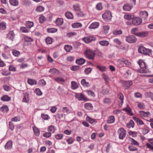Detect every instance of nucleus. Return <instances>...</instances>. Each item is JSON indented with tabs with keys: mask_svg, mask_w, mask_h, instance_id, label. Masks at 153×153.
Returning <instances> with one entry per match:
<instances>
[{
	"mask_svg": "<svg viewBox=\"0 0 153 153\" xmlns=\"http://www.w3.org/2000/svg\"><path fill=\"white\" fill-rule=\"evenodd\" d=\"M138 63L140 68L137 69V71L140 73H147L148 71L146 69V66L145 62L141 60H140L138 61Z\"/></svg>",
	"mask_w": 153,
	"mask_h": 153,
	"instance_id": "1",
	"label": "nucleus"
},
{
	"mask_svg": "<svg viewBox=\"0 0 153 153\" xmlns=\"http://www.w3.org/2000/svg\"><path fill=\"white\" fill-rule=\"evenodd\" d=\"M142 22V19L139 17L133 18L132 20H129L126 22L128 25H140Z\"/></svg>",
	"mask_w": 153,
	"mask_h": 153,
	"instance_id": "2",
	"label": "nucleus"
},
{
	"mask_svg": "<svg viewBox=\"0 0 153 153\" xmlns=\"http://www.w3.org/2000/svg\"><path fill=\"white\" fill-rule=\"evenodd\" d=\"M139 53L149 56L151 55L152 51L151 49L145 48L143 46H140L138 49Z\"/></svg>",
	"mask_w": 153,
	"mask_h": 153,
	"instance_id": "3",
	"label": "nucleus"
},
{
	"mask_svg": "<svg viewBox=\"0 0 153 153\" xmlns=\"http://www.w3.org/2000/svg\"><path fill=\"white\" fill-rule=\"evenodd\" d=\"M84 54L87 58L89 59H94L95 53L90 49H87L85 51Z\"/></svg>",
	"mask_w": 153,
	"mask_h": 153,
	"instance_id": "4",
	"label": "nucleus"
},
{
	"mask_svg": "<svg viewBox=\"0 0 153 153\" xmlns=\"http://www.w3.org/2000/svg\"><path fill=\"white\" fill-rule=\"evenodd\" d=\"M118 133L119 134V137L121 140L123 139L126 134V131L123 128H119L118 130Z\"/></svg>",
	"mask_w": 153,
	"mask_h": 153,
	"instance_id": "5",
	"label": "nucleus"
},
{
	"mask_svg": "<svg viewBox=\"0 0 153 153\" xmlns=\"http://www.w3.org/2000/svg\"><path fill=\"white\" fill-rule=\"evenodd\" d=\"M102 17L105 21H108L111 19L112 17L111 13L109 11L106 12L102 15Z\"/></svg>",
	"mask_w": 153,
	"mask_h": 153,
	"instance_id": "6",
	"label": "nucleus"
},
{
	"mask_svg": "<svg viewBox=\"0 0 153 153\" xmlns=\"http://www.w3.org/2000/svg\"><path fill=\"white\" fill-rule=\"evenodd\" d=\"M126 40L129 43H133L136 42L137 39L134 36L129 35L126 37Z\"/></svg>",
	"mask_w": 153,
	"mask_h": 153,
	"instance_id": "7",
	"label": "nucleus"
},
{
	"mask_svg": "<svg viewBox=\"0 0 153 153\" xmlns=\"http://www.w3.org/2000/svg\"><path fill=\"white\" fill-rule=\"evenodd\" d=\"M95 37L93 36H88L83 38L82 39V40L86 43H88L92 41L95 40Z\"/></svg>",
	"mask_w": 153,
	"mask_h": 153,
	"instance_id": "8",
	"label": "nucleus"
},
{
	"mask_svg": "<svg viewBox=\"0 0 153 153\" xmlns=\"http://www.w3.org/2000/svg\"><path fill=\"white\" fill-rule=\"evenodd\" d=\"M15 34L13 31H11L9 32L7 36V38L9 40H13L14 38Z\"/></svg>",
	"mask_w": 153,
	"mask_h": 153,
	"instance_id": "9",
	"label": "nucleus"
},
{
	"mask_svg": "<svg viewBox=\"0 0 153 153\" xmlns=\"http://www.w3.org/2000/svg\"><path fill=\"white\" fill-rule=\"evenodd\" d=\"M75 97L79 100H85V98L83 94L81 93L76 94Z\"/></svg>",
	"mask_w": 153,
	"mask_h": 153,
	"instance_id": "10",
	"label": "nucleus"
},
{
	"mask_svg": "<svg viewBox=\"0 0 153 153\" xmlns=\"http://www.w3.org/2000/svg\"><path fill=\"white\" fill-rule=\"evenodd\" d=\"M139 113L140 116L142 118L148 117L150 115V112L148 111L145 112L143 111H139Z\"/></svg>",
	"mask_w": 153,
	"mask_h": 153,
	"instance_id": "11",
	"label": "nucleus"
},
{
	"mask_svg": "<svg viewBox=\"0 0 153 153\" xmlns=\"http://www.w3.org/2000/svg\"><path fill=\"white\" fill-rule=\"evenodd\" d=\"M12 142L11 140L8 141L6 144L4 148L6 149H10L12 147Z\"/></svg>",
	"mask_w": 153,
	"mask_h": 153,
	"instance_id": "12",
	"label": "nucleus"
},
{
	"mask_svg": "<svg viewBox=\"0 0 153 153\" xmlns=\"http://www.w3.org/2000/svg\"><path fill=\"white\" fill-rule=\"evenodd\" d=\"M29 94L26 93L24 94V97L22 100V102L26 103H28L29 101Z\"/></svg>",
	"mask_w": 153,
	"mask_h": 153,
	"instance_id": "13",
	"label": "nucleus"
},
{
	"mask_svg": "<svg viewBox=\"0 0 153 153\" xmlns=\"http://www.w3.org/2000/svg\"><path fill=\"white\" fill-rule=\"evenodd\" d=\"M54 23L57 26L61 25L63 23V19L61 18H58L54 21Z\"/></svg>",
	"mask_w": 153,
	"mask_h": 153,
	"instance_id": "14",
	"label": "nucleus"
},
{
	"mask_svg": "<svg viewBox=\"0 0 153 153\" xmlns=\"http://www.w3.org/2000/svg\"><path fill=\"white\" fill-rule=\"evenodd\" d=\"M99 24V23L97 22H93L89 26V28L90 29L96 28L98 27Z\"/></svg>",
	"mask_w": 153,
	"mask_h": 153,
	"instance_id": "15",
	"label": "nucleus"
},
{
	"mask_svg": "<svg viewBox=\"0 0 153 153\" xmlns=\"http://www.w3.org/2000/svg\"><path fill=\"white\" fill-rule=\"evenodd\" d=\"M148 32L146 31H143L138 32L137 34V36L141 37H144L147 36Z\"/></svg>",
	"mask_w": 153,
	"mask_h": 153,
	"instance_id": "16",
	"label": "nucleus"
},
{
	"mask_svg": "<svg viewBox=\"0 0 153 153\" xmlns=\"http://www.w3.org/2000/svg\"><path fill=\"white\" fill-rule=\"evenodd\" d=\"M140 15L144 19L146 18L148 15V12L145 11H140Z\"/></svg>",
	"mask_w": 153,
	"mask_h": 153,
	"instance_id": "17",
	"label": "nucleus"
},
{
	"mask_svg": "<svg viewBox=\"0 0 153 153\" xmlns=\"http://www.w3.org/2000/svg\"><path fill=\"white\" fill-rule=\"evenodd\" d=\"M133 83L132 81H127L124 82L123 85L126 87V89H127L129 88L130 86Z\"/></svg>",
	"mask_w": 153,
	"mask_h": 153,
	"instance_id": "18",
	"label": "nucleus"
},
{
	"mask_svg": "<svg viewBox=\"0 0 153 153\" xmlns=\"http://www.w3.org/2000/svg\"><path fill=\"white\" fill-rule=\"evenodd\" d=\"M81 84L84 87H88L90 86V84L88 82L86 81L85 79H82L81 82Z\"/></svg>",
	"mask_w": 153,
	"mask_h": 153,
	"instance_id": "19",
	"label": "nucleus"
},
{
	"mask_svg": "<svg viewBox=\"0 0 153 153\" xmlns=\"http://www.w3.org/2000/svg\"><path fill=\"white\" fill-rule=\"evenodd\" d=\"M123 111H126L127 114L131 116L133 115V114L131 112V110L129 107H127L126 108H124L123 109Z\"/></svg>",
	"mask_w": 153,
	"mask_h": 153,
	"instance_id": "20",
	"label": "nucleus"
},
{
	"mask_svg": "<svg viewBox=\"0 0 153 153\" xmlns=\"http://www.w3.org/2000/svg\"><path fill=\"white\" fill-rule=\"evenodd\" d=\"M1 100L4 101H9L11 100V97L7 95H4L1 97Z\"/></svg>",
	"mask_w": 153,
	"mask_h": 153,
	"instance_id": "21",
	"label": "nucleus"
},
{
	"mask_svg": "<svg viewBox=\"0 0 153 153\" xmlns=\"http://www.w3.org/2000/svg\"><path fill=\"white\" fill-rule=\"evenodd\" d=\"M117 65L119 67L124 66L123 63V58L118 59L117 61Z\"/></svg>",
	"mask_w": 153,
	"mask_h": 153,
	"instance_id": "22",
	"label": "nucleus"
},
{
	"mask_svg": "<svg viewBox=\"0 0 153 153\" xmlns=\"http://www.w3.org/2000/svg\"><path fill=\"white\" fill-rule=\"evenodd\" d=\"M114 121V117L113 116H111L108 117L106 122L107 123H113Z\"/></svg>",
	"mask_w": 153,
	"mask_h": 153,
	"instance_id": "23",
	"label": "nucleus"
},
{
	"mask_svg": "<svg viewBox=\"0 0 153 153\" xmlns=\"http://www.w3.org/2000/svg\"><path fill=\"white\" fill-rule=\"evenodd\" d=\"M71 88L72 89H75L78 87V85L77 83L74 81H72L71 82Z\"/></svg>",
	"mask_w": 153,
	"mask_h": 153,
	"instance_id": "24",
	"label": "nucleus"
},
{
	"mask_svg": "<svg viewBox=\"0 0 153 153\" xmlns=\"http://www.w3.org/2000/svg\"><path fill=\"white\" fill-rule=\"evenodd\" d=\"M133 119L136 121L138 125H141L144 124L143 122L141 119L135 117H134Z\"/></svg>",
	"mask_w": 153,
	"mask_h": 153,
	"instance_id": "25",
	"label": "nucleus"
},
{
	"mask_svg": "<svg viewBox=\"0 0 153 153\" xmlns=\"http://www.w3.org/2000/svg\"><path fill=\"white\" fill-rule=\"evenodd\" d=\"M96 67L98 70L102 72L105 71L106 69V67L105 66L100 65H97Z\"/></svg>",
	"mask_w": 153,
	"mask_h": 153,
	"instance_id": "26",
	"label": "nucleus"
},
{
	"mask_svg": "<svg viewBox=\"0 0 153 153\" xmlns=\"http://www.w3.org/2000/svg\"><path fill=\"white\" fill-rule=\"evenodd\" d=\"M131 5L130 4H126L123 7V9L126 11L129 10L132 8Z\"/></svg>",
	"mask_w": 153,
	"mask_h": 153,
	"instance_id": "27",
	"label": "nucleus"
},
{
	"mask_svg": "<svg viewBox=\"0 0 153 153\" xmlns=\"http://www.w3.org/2000/svg\"><path fill=\"white\" fill-rule=\"evenodd\" d=\"M10 4L13 6H16L19 5V2L17 0H9Z\"/></svg>",
	"mask_w": 153,
	"mask_h": 153,
	"instance_id": "28",
	"label": "nucleus"
},
{
	"mask_svg": "<svg viewBox=\"0 0 153 153\" xmlns=\"http://www.w3.org/2000/svg\"><path fill=\"white\" fill-rule=\"evenodd\" d=\"M34 24L33 22L27 21L26 23V26L28 29H30L33 26Z\"/></svg>",
	"mask_w": 153,
	"mask_h": 153,
	"instance_id": "29",
	"label": "nucleus"
},
{
	"mask_svg": "<svg viewBox=\"0 0 153 153\" xmlns=\"http://www.w3.org/2000/svg\"><path fill=\"white\" fill-rule=\"evenodd\" d=\"M20 30V31L24 33H28L30 31V30L27 27H21Z\"/></svg>",
	"mask_w": 153,
	"mask_h": 153,
	"instance_id": "30",
	"label": "nucleus"
},
{
	"mask_svg": "<svg viewBox=\"0 0 153 153\" xmlns=\"http://www.w3.org/2000/svg\"><path fill=\"white\" fill-rule=\"evenodd\" d=\"M56 116L61 120H63L65 119V116L63 113L57 114H56Z\"/></svg>",
	"mask_w": 153,
	"mask_h": 153,
	"instance_id": "31",
	"label": "nucleus"
},
{
	"mask_svg": "<svg viewBox=\"0 0 153 153\" xmlns=\"http://www.w3.org/2000/svg\"><path fill=\"white\" fill-rule=\"evenodd\" d=\"M65 15L68 19H73V14L70 12H66L65 14Z\"/></svg>",
	"mask_w": 153,
	"mask_h": 153,
	"instance_id": "32",
	"label": "nucleus"
},
{
	"mask_svg": "<svg viewBox=\"0 0 153 153\" xmlns=\"http://www.w3.org/2000/svg\"><path fill=\"white\" fill-rule=\"evenodd\" d=\"M76 63L79 65H82L85 62V60L82 58H80L76 60Z\"/></svg>",
	"mask_w": 153,
	"mask_h": 153,
	"instance_id": "33",
	"label": "nucleus"
},
{
	"mask_svg": "<svg viewBox=\"0 0 153 153\" xmlns=\"http://www.w3.org/2000/svg\"><path fill=\"white\" fill-rule=\"evenodd\" d=\"M99 43L100 45L102 46H107L109 44V43L108 41L105 40L100 41Z\"/></svg>",
	"mask_w": 153,
	"mask_h": 153,
	"instance_id": "34",
	"label": "nucleus"
},
{
	"mask_svg": "<svg viewBox=\"0 0 153 153\" xmlns=\"http://www.w3.org/2000/svg\"><path fill=\"white\" fill-rule=\"evenodd\" d=\"M82 24L80 23H75L72 25V27L74 28H78L82 26Z\"/></svg>",
	"mask_w": 153,
	"mask_h": 153,
	"instance_id": "35",
	"label": "nucleus"
},
{
	"mask_svg": "<svg viewBox=\"0 0 153 153\" xmlns=\"http://www.w3.org/2000/svg\"><path fill=\"white\" fill-rule=\"evenodd\" d=\"M134 126V123L132 120H130L129 122L127 123V126L128 128L131 127L133 128Z\"/></svg>",
	"mask_w": 153,
	"mask_h": 153,
	"instance_id": "36",
	"label": "nucleus"
},
{
	"mask_svg": "<svg viewBox=\"0 0 153 153\" xmlns=\"http://www.w3.org/2000/svg\"><path fill=\"white\" fill-rule=\"evenodd\" d=\"M27 82L28 84L31 85H36V80L30 79H28Z\"/></svg>",
	"mask_w": 153,
	"mask_h": 153,
	"instance_id": "37",
	"label": "nucleus"
},
{
	"mask_svg": "<svg viewBox=\"0 0 153 153\" xmlns=\"http://www.w3.org/2000/svg\"><path fill=\"white\" fill-rule=\"evenodd\" d=\"M1 111L4 112H7L9 110V109L7 106H4L0 108Z\"/></svg>",
	"mask_w": 153,
	"mask_h": 153,
	"instance_id": "38",
	"label": "nucleus"
},
{
	"mask_svg": "<svg viewBox=\"0 0 153 153\" xmlns=\"http://www.w3.org/2000/svg\"><path fill=\"white\" fill-rule=\"evenodd\" d=\"M76 13L79 17L83 16L85 15V13L81 11L80 9L79 11H77Z\"/></svg>",
	"mask_w": 153,
	"mask_h": 153,
	"instance_id": "39",
	"label": "nucleus"
},
{
	"mask_svg": "<svg viewBox=\"0 0 153 153\" xmlns=\"http://www.w3.org/2000/svg\"><path fill=\"white\" fill-rule=\"evenodd\" d=\"M86 120L88 121L91 123H94V124H95L97 122L94 119H92L88 117H86Z\"/></svg>",
	"mask_w": 153,
	"mask_h": 153,
	"instance_id": "40",
	"label": "nucleus"
},
{
	"mask_svg": "<svg viewBox=\"0 0 153 153\" xmlns=\"http://www.w3.org/2000/svg\"><path fill=\"white\" fill-rule=\"evenodd\" d=\"M103 30H104V33L106 34H107L110 28V26L108 25H105L103 27Z\"/></svg>",
	"mask_w": 153,
	"mask_h": 153,
	"instance_id": "41",
	"label": "nucleus"
},
{
	"mask_svg": "<svg viewBox=\"0 0 153 153\" xmlns=\"http://www.w3.org/2000/svg\"><path fill=\"white\" fill-rule=\"evenodd\" d=\"M55 80L58 83H60L61 84H63L64 83L65 80L64 79L61 77H58L55 79Z\"/></svg>",
	"mask_w": 153,
	"mask_h": 153,
	"instance_id": "42",
	"label": "nucleus"
},
{
	"mask_svg": "<svg viewBox=\"0 0 153 153\" xmlns=\"http://www.w3.org/2000/svg\"><path fill=\"white\" fill-rule=\"evenodd\" d=\"M6 28V25L5 23L4 22L0 23V29L1 30H4Z\"/></svg>",
	"mask_w": 153,
	"mask_h": 153,
	"instance_id": "43",
	"label": "nucleus"
},
{
	"mask_svg": "<svg viewBox=\"0 0 153 153\" xmlns=\"http://www.w3.org/2000/svg\"><path fill=\"white\" fill-rule=\"evenodd\" d=\"M35 93L38 96H41L42 95V93L40 90L38 88H36L34 91Z\"/></svg>",
	"mask_w": 153,
	"mask_h": 153,
	"instance_id": "44",
	"label": "nucleus"
},
{
	"mask_svg": "<svg viewBox=\"0 0 153 153\" xmlns=\"http://www.w3.org/2000/svg\"><path fill=\"white\" fill-rule=\"evenodd\" d=\"M122 32L121 30H115L112 32L113 34L115 35H117L121 34L122 33Z\"/></svg>",
	"mask_w": 153,
	"mask_h": 153,
	"instance_id": "45",
	"label": "nucleus"
},
{
	"mask_svg": "<svg viewBox=\"0 0 153 153\" xmlns=\"http://www.w3.org/2000/svg\"><path fill=\"white\" fill-rule=\"evenodd\" d=\"M74 10L76 12L77 11H79L80 9V6L79 4H77L74 5L73 6Z\"/></svg>",
	"mask_w": 153,
	"mask_h": 153,
	"instance_id": "46",
	"label": "nucleus"
},
{
	"mask_svg": "<svg viewBox=\"0 0 153 153\" xmlns=\"http://www.w3.org/2000/svg\"><path fill=\"white\" fill-rule=\"evenodd\" d=\"M84 106L85 108L88 110L91 109L92 108V104L90 103H86L84 105Z\"/></svg>",
	"mask_w": 153,
	"mask_h": 153,
	"instance_id": "47",
	"label": "nucleus"
},
{
	"mask_svg": "<svg viewBox=\"0 0 153 153\" xmlns=\"http://www.w3.org/2000/svg\"><path fill=\"white\" fill-rule=\"evenodd\" d=\"M48 131H50V132L51 133H53L54 132L55 128L53 126H50L48 128Z\"/></svg>",
	"mask_w": 153,
	"mask_h": 153,
	"instance_id": "48",
	"label": "nucleus"
},
{
	"mask_svg": "<svg viewBox=\"0 0 153 153\" xmlns=\"http://www.w3.org/2000/svg\"><path fill=\"white\" fill-rule=\"evenodd\" d=\"M24 39L25 41L27 42H30L33 41V39L31 37L27 36H25L24 37Z\"/></svg>",
	"mask_w": 153,
	"mask_h": 153,
	"instance_id": "49",
	"label": "nucleus"
},
{
	"mask_svg": "<svg viewBox=\"0 0 153 153\" xmlns=\"http://www.w3.org/2000/svg\"><path fill=\"white\" fill-rule=\"evenodd\" d=\"M2 57L5 59H7L10 58V55L6 54V53H2Z\"/></svg>",
	"mask_w": 153,
	"mask_h": 153,
	"instance_id": "50",
	"label": "nucleus"
},
{
	"mask_svg": "<svg viewBox=\"0 0 153 153\" xmlns=\"http://www.w3.org/2000/svg\"><path fill=\"white\" fill-rule=\"evenodd\" d=\"M130 140L131 142V144L134 145L138 146L139 143L136 141L134 139L132 138H130L129 139Z\"/></svg>",
	"mask_w": 153,
	"mask_h": 153,
	"instance_id": "51",
	"label": "nucleus"
},
{
	"mask_svg": "<svg viewBox=\"0 0 153 153\" xmlns=\"http://www.w3.org/2000/svg\"><path fill=\"white\" fill-rule=\"evenodd\" d=\"M57 30L55 28H51L47 29V31L49 33H53L57 31Z\"/></svg>",
	"mask_w": 153,
	"mask_h": 153,
	"instance_id": "52",
	"label": "nucleus"
},
{
	"mask_svg": "<svg viewBox=\"0 0 153 153\" xmlns=\"http://www.w3.org/2000/svg\"><path fill=\"white\" fill-rule=\"evenodd\" d=\"M44 10V7L41 6L37 7L36 9V10L38 12H41L42 11Z\"/></svg>",
	"mask_w": 153,
	"mask_h": 153,
	"instance_id": "53",
	"label": "nucleus"
},
{
	"mask_svg": "<svg viewBox=\"0 0 153 153\" xmlns=\"http://www.w3.org/2000/svg\"><path fill=\"white\" fill-rule=\"evenodd\" d=\"M33 130L34 133L35 135L36 136H38L39 135L40 133L39 131L38 128L35 127H33Z\"/></svg>",
	"mask_w": 153,
	"mask_h": 153,
	"instance_id": "54",
	"label": "nucleus"
},
{
	"mask_svg": "<svg viewBox=\"0 0 153 153\" xmlns=\"http://www.w3.org/2000/svg\"><path fill=\"white\" fill-rule=\"evenodd\" d=\"M64 49L67 52H69L72 49V47L68 45H66L64 47Z\"/></svg>",
	"mask_w": 153,
	"mask_h": 153,
	"instance_id": "55",
	"label": "nucleus"
},
{
	"mask_svg": "<svg viewBox=\"0 0 153 153\" xmlns=\"http://www.w3.org/2000/svg\"><path fill=\"white\" fill-rule=\"evenodd\" d=\"M12 52L13 55L17 57L20 54V52L16 50H13Z\"/></svg>",
	"mask_w": 153,
	"mask_h": 153,
	"instance_id": "56",
	"label": "nucleus"
},
{
	"mask_svg": "<svg viewBox=\"0 0 153 153\" xmlns=\"http://www.w3.org/2000/svg\"><path fill=\"white\" fill-rule=\"evenodd\" d=\"M128 149L130 151L132 152L135 151H137V149L136 147L133 146H129L128 147Z\"/></svg>",
	"mask_w": 153,
	"mask_h": 153,
	"instance_id": "57",
	"label": "nucleus"
},
{
	"mask_svg": "<svg viewBox=\"0 0 153 153\" xmlns=\"http://www.w3.org/2000/svg\"><path fill=\"white\" fill-rule=\"evenodd\" d=\"M52 42V40L51 38L48 37L46 39V42L47 44H50Z\"/></svg>",
	"mask_w": 153,
	"mask_h": 153,
	"instance_id": "58",
	"label": "nucleus"
},
{
	"mask_svg": "<svg viewBox=\"0 0 153 153\" xmlns=\"http://www.w3.org/2000/svg\"><path fill=\"white\" fill-rule=\"evenodd\" d=\"M138 29L137 28L132 29L131 30V33L132 34L136 35L137 36V34L138 33L137 32Z\"/></svg>",
	"mask_w": 153,
	"mask_h": 153,
	"instance_id": "59",
	"label": "nucleus"
},
{
	"mask_svg": "<svg viewBox=\"0 0 153 153\" xmlns=\"http://www.w3.org/2000/svg\"><path fill=\"white\" fill-rule=\"evenodd\" d=\"M76 35V33L75 32H71L67 33L66 36L68 37H71L72 36Z\"/></svg>",
	"mask_w": 153,
	"mask_h": 153,
	"instance_id": "60",
	"label": "nucleus"
},
{
	"mask_svg": "<svg viewBox=\"0 0 153 153\" xmlns=\"http://www.w3.org/2000/svg\"><path fill=\"white\" fill-rule=\"evenodd\" d=\"M111 100L110 99L108 98H105L103 100V102L105 104H109L111 102Z\"/></svg>",
	"mask_w": 153,
	"mask_h": 153,
	"instance_id": "61",
	"label": "nucleus"
},
{
	"mask_svg": "<svg viewBox=\"0 0 153 153\" xmlns=\"http://www.w3.org/2000/svg\"><path fill=\"white\" fill-rule=\"evenodd\" d=\"M118 97L120 100L121 103H123V101L124 97L123 94L121 93H120L118 94Z\"/></svg>",
	"mask_w": 153,
	"mask_h": 153,
	"instance_id": "62",
	"label": "nucleus"
},
{
	"mask_svg": "<svg viewBox=\"0 0 153 153\" xmlns=\"http://www.w3.org/2000/svg\"><path fill=\"white\" fill-rule=\"evenodd\" d=\"M88 95L91 97H94L95 96L94 93L92 91L89 90L87 91Z\"/></svg>",
	"mask_w": 153,
	"mask_h": 153,
	"instance_id": "63",
	"label": "nucleus"
},
{
	"mask_svg": "<svg viewBox=\"0 0 153 153\" xmlns=\"http://www.w3.org/2000/svg\"><path fill=\"white\" fill-rule=\"evenodd\" d=\"M96 8L98 10H101L102 9L101 3H100L97 4L96 6Z\"/></svg>",
	"mask_w": 153,
	"mask_h": 153,
	"instance_id": "64",
	"label": "nucleus"
}]
</instances>
